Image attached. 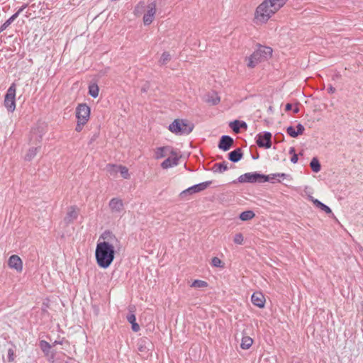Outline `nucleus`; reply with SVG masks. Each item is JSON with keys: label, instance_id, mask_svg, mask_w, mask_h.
I'll return each mask as SVG.
<instances>
[{"label": "nucleus", "instance_id": "1", "mask_svg": "<svg viewBox=\"0 0 363 363\" xmlns=\"http://www.w3.org/2000/svg\"><path fill=\"white\" fill-rule=\"evenodd\" d=\"M120 242L110 231H105L100 236L95 250L96 261L99 267L107 269L111 266L115 258L116 249Z\"/></svg>", "mask_w": 363, "mask_h": 363}, {"label": "nucleus", "instance_id": "2", "mask_svg": "<svg viewBox=\"0 0 363 363\" xmlns=\"http://www.w3.org/2000/svg\"><path fill=\"white\" fill-rule=\"evenodd\" d=\"M286 1L287 0H264L255 11V23L256 24L267 23Z\"/></svg>", "mask_w": 363, "mask_h": 363}, {"label": "nucleus", "instance_id": "3", "mask_svg": "<svg viewBox=\"0 0 363 363\" xmlns=\"http://www.w3.org/2000/svg\"><path fill=\"white\" fill-rule=\"evenodd\" d=\"M272 48L264 45H258L257 48L249 56L245 57L247 67L252 69L259 63L269 60L272 56Z\"/></svg>", "mask_w": 363, "mask_h": 363}, {"label": "nucleus", "instance_id": "4", "mask_svg": "<svg viewBox=\"0 0 363 363\" xmlns=\"http://www.w3.org/2000/svg\"><path fill=\"white\" fill-rule=\"evenodd\" d=\"M169 130L175 135H188L193 130V125L186 120L175 119L169 125Z\"/></svg>", "mask_w": 363, "mask_h": 363}, {"label": "nucleus", "instance_id": "5", "mask_svg": "<svg viewBox=\"0 0 363 363\" xmlns=\"http://www.w3.org/2000/svg\"><path fill=\"white\" fill-rule=\"evenodd\" d=\"M16 84H12L5 95L4 106L9 112H13L16 108Z\"/></svg>", "mask_w": 363, "mask_h": 363}, {"label": "nucleus", "instance_id": "6", "mask_svg": "<svg viewBox=\"0 0 363 363\" xmlns=\"http://www.w3.org/2000/svg\"><path fill=\"white\" fill-rule=\"evenodd\" d=\"M91 109L86 104H79L76 108L77 121L88 122L90 118Z\"/></svg>", "mask_w": 363, "mask_h": 363}, {"label": "nucleus", "instance_id": "7", "mask_svg": "<svg viewBox=\"0 0 363 363\" xmlns=\"http://www.w3.org/2000/svg\"><path fill=\"white\" fill-rule=\"evenodd\" d=\"M212 184V181H206L196 185H194L188 189L184 190L181 193L182 196H184L186 194H193L195 193H199L202 191L206 189L211 184Z\"/></svg>", "mask_w": 363, "mask_h": 363}, {"label": "nucleus", "instance_id": "8", "mask_svg": "<svg viewBox=\"0 0 363 363\" xmlns=\"http://www.w3.org/2000/svg\"><path fill=\"white\" fill-rule=\"evenodd\" d=\"M262 177H264V174H261L257 172H248L240 176L238 181L241 183H253L257 181L262 182Z\"/></svg>", "mask_w": 363, "mask_h": 363}, {"label": "nucleus", "instance_id": "9", "mask_svg": "<svg viewBox=\"0 0 363 363\" xmlns=\"http://www.w3.org/2000/svg\"><path fill=\"white\" fill-rule=\"evenodd\" d=\"M167 157V158L161 164V167L163 169H168L178 164V161L180 158V156L175 150L173 151V153H171L170 155Z\"/></svg>", "mask_w": 363, "mask_h": 363}, {"label": "nucleus", "instance_id": "10", "mask_svg": "<svg viewBox=\"0 0 363 363\" xmlns=\"http://www.w3.org/2000/svg\"><path fill=\"white\" fill-rule=\"evenodd\" d=\"M79 208L76 206H71L67 208L66 216L64 218V221L66 224L72 223L76 220L79 214Z\"/></svg>", "mask_w": 363, "mask_h": 363}, {"label": "nucleus", "instance_id": "11", "mask_svg": "<svg viewBox=\"0 0 363 363\" xmlns=\"http://www.w3.org/2000/svg\"><path fill=\"white\" fill-rule=\"evenodd\" d=\"M271 138L272 134L269 132H265L264 134L257 135L256 143L259 147L268 149L272 145Z\"/></svg>", "mask_w": 363, "mask_h": 363}, {"label": "nucleus", "instance_id": "12", "mask_svg": "<svg viewBox=\"0 0 363 363\" xmlns=\"http://www.w3.org/2000/svg\"><path fill=\"white\" fill-rule=\"evenodd\" d=\"M174 150V149L171 146L160 147L155 150L154 157L155 159L159 160L170 155L171 153H173Z\"/></svg>", "mask_w": 363, "mask_h": 363}, {"label": "nucleus", "instance_id": "13", "mask_svg": "<svg viewBox=\"0 0 363 363\" xmlns=\"http://www.w3.org/2000/svg\"><path fill=\"white\" fill-rule=\"evenodd\" d=\"M8 265L10 268L16 269L18 272H21L23 270V262L18 255H11L9 259Z\"/></svg>", "mask_w": 363, "mask_h": 363}, {"label": "nucleus", "instance_id": "14", "mask_svg": "<svg viewBox=\"0 0 363 363\" xmlns=\"http://www.w3.org/2000/svg\"><path fill=\"white\" fill-rule=\"evenodd\" d=\"M156 13V5L152 3L148 5L147 13L143 16V23L145 25H150L154 20Z\"/></svg>", "mask_w": 363, "mask_h": 363}, {"label": "nucleus", "instance_id": "15", "mask_svg": "<svg viewBox=\"0 0 363 363\" xmlns=\"http://www.w3.org/2000/svg\"><path fill=\"white\" fill-rule=\"evenodd\" d=\"M109 208L112 213H119L123 210V203L121 199L113 198L108 203Z\"/></svg>", "mask_w": 363, "mask_h": 363}, {"label": "nucleus", "instance_id": "16", "mask_svg": "<svg viewBox=\"0 0 363 363\" xmlns=\"http://www.w3.org/2000/svg\"><path fill=\"white\" fill-rule=\"evenodd\" d=\"M251 301L255 306L260 308L264 307L265 298L264 296L261 292L253 293L251 297Z\"/></svg>", "mask_w": 363, "mask_h": 363}, {"label": "nucleus", "instance_id": "17", "mask_svg": "<svg viewBox=\"0 0 363 363\" xmlns=\"http://www.w3.org/2000/svg\"><path fill=\"white\" fill-rule=\"evenodd\" d=\"M233 143L232 138L228 135H223L221 137L218 147L224 151L228 150Z\"/></svg>", "mask_w": 363, "mask_h": 363}, {"label": "nucleus", "instance_id": "18", "mask_svg": "<svg viewBox=\"0 0 363 363\" xmlns=\"http://www.w3.org/2000/svg\"><path fill=\"white\" fill-rule=\"evenodd\" d=\"M27 5L22 6L17 12H16L13 15H12L7 21H6L0 27V32L4 30L7 27H9L11 23L18 16V15L26 8Z\"/></svg>", "mask_w": 363, "mask_h": 363}, {"label": "nucleus", "instance_id": "19", "mask_svg": "<svg viewBox=\"0 0 363 363\" xmlns=\"http://www.w3.org/2000/svg\"><path fill=\"white\" fill-rule=\"evenodd\" d=\"M230 128L235 133H239L240 128L247 129V123L244 121H235L230 124Z\"/></svg>", "mask_w": 363, "mask_h": 363}, {"label": "nucleus", "instance_id": "20", "mask_svg": "<svg viewBox=\"0 0 363 363\" xmlns=\"http://www.w3.org/2000/svg\"><path fill=\"white\" fill-rule=\"evenodd\" d=\"M242 157L241 150L238 148L229 153V160L233 162H238Z\"/></svg>", "mask_w": 363, "mask_h": 363}, {"label": "nucleus", "instance_id": "21", "mask_svg": "<svg viewBox=\"0 0 363 363\" xmlns=\"http://www.w3.org/2000/svg\"><path fill=\"white\" fill-rule=\"evenodd\" d=\"M253 340L249 336H243L241 340L240 347L242 350H248L252 345Z\"/></svg>", "mask_w": 363, "mask_h": 363}, {"label": "nucleus", "instance_id": "22", "mask_svg": "<svg viewBox=\"0 0 363 363\" xmlns=\"http://www.w3.org/2000/svg\"><path fill=\"white\" fill-rule=\"evenodd\" d=\"M228 169V167L227 163L223 162L222 163H216L213 165L212 170L213 172H216V173H223L225 171H226Z\"/></svg>", "mask_w": 363, "mask_h": 363}, {"label": "nucleus", "instance_id": "23", "mask_svg": "<svg viewBox=\"0 0 363 363\" xmlns=\"http://www.w3.org/2000/svg\"><path fill=\"white\" fill-rule=\"evenodd\" d=\"M313 202L316 207L321 209L322 211L325 212L327 214H333V212H332L330 208L328 207V206H326L325 204H324L323 203H322L321 201H320L319 200L314 199V200H313Z\"/></svg>", "mask_w": 363, "mask_h": 363}, {"label": "nucleus", "instance_id": "24", "mask_svg": "<svg viewBox=\"0 0 363 363\" xmlns=\"http://www.w3.org/2000/svg\"><path fill=\"white\" fill-rule=\"evenodd\" d=\"M286 177H288V175L284 173L264 175V177H262V182L272 181L275 179L277 177L286 178Z\"/></svg>", "mask_w": 363, "mask_h": 363}, {"label": "nucleus", "instance_id": "25", "mask_svg": "<svg viewBox=\"0 0 363 363\" xmlns=\"http://www.w3.org/2000/svg\"><path fill=\"white\" fill-rule=\"evenodd\" d=\"M255 216L252 211H245L240 214V219L242 221H247L252 219Z\"/></svg>", "mask_w": 363, "mask_h": 363}, {"label": "nucleus", "instance_id": "26", "mask_svg": "<svg viewBox=\"0 0 363 363\" xmlns=\"http://www.w3.org/2000/svg\"><path fill=\"white\" fill-rule=\"evenodd\" d=\"M99 88L96 84H92L89 86V94L94 98L99 96Z\"/></svg>", "mask_w": 363, "mask_h": 363}, {"label": "nucleus", "instance_id": "27", "mask_svg": "<svg viewBox=\"0 0 363 363\" xmlns=\"http://www.w3.org/2000/svg\"><path fill=\"white\" fill-rule=\"evenodd\" d=\"M106 171L111 176H116L118 172H119V165L111 164H108L106 167Z\"/></svg>", "mask_w": 363, "mask_h": 363}, {"label": "nucleus", "instance_id": "28", "mask_svg": "<svg viewBox=\"0 0 363 363\" xmlns=\"http://www.w3.org/2000/svg\"><path fill=\"white\" fill-rule=\"evenodd\" d=\"M310 166L311 169L314 172H318L320 170L321 165L320 164L319 160L316 157H313L312 160L311 161Z\"/></svg>", "mask_w": 363, "mask_h": 363}, {"label": "nucleus", "instance_id": "29", "mask_svg": "<svg viewBox=\"0 0 363 363\" xmlns=\"http://www.w3.org/2000/svg\"><path fill=\"white\" fill-rule=\"evenodd\" d=\"M38 153V147H32L28 150L25 155V160L27 161L31 160Z\"/></svg>", "mask_w": 363, "mask_h": 363}, {"label": "nucleus", "instance_id": "30", "mask_svg": "<svg viewBox=\"0 0 363 363\" xmlns=\"http://www.w3.org/2000/svg\"><path fill=\"white\" fill-rule=\"evenodd\" d=\"M207 286H208V283L206 281H203V280H199V279L194 280L191 284V287H193V288H205Z\"/></svg>", "mask_w": 363, "mask_h": 363}, {"label": "nucleus", "instance_id": "31", "mask_svg": "<svg viewBox=\"0 0 363 363\" xmlns=\"http://www.w3.org/2000/svg\"><path fill=\"white\" fill-rule=\"evenodd\" d=\"M40 347L45 354H48L49 353L51 346L48 342L45 340H41L40 342Z\"/></svg>", "mask_w": 363, "mask_h": 363}, {"label": "nucleus", "instance_id": "32", "mask_svg": "<svg viewBox=\"0 0 363 363\" xmlns=\"http://www.w3.org/2000/svg\"><path fill=\"white\" fill-rule=\"evenodd\" d=\"M171 60V55L168 52H164L160 59V63L161 65L167 64Z\"/></svg>", "mask_w": 363, "mask_h": 363}, {"label": "nucleus", "instance_id": "33", "mask_svg": "<svg viewBox=\"0 0 363 363\" xmlns=\"http://www.w3.org/2000/svg\"><path fill=\"white\" fill-rule=\"evenodd\" d=\"M119 172L121 175V177L124 179H129L130 178V174L128 172V169L126 167L119 165Z\"/></svg>", "mask_w": 363, "mask_h": 363}, {"label": "nucleus", "instance_id": "34", "mask_svg": "<svg viewBox=\"0 0 363 363\" xmlns=\"http://www.w3.org/2000/svg\"><path fill=\"white\" fill-rule=\"evenodd\" d=\"M220 99L216 94H214L212 96H208V99H207V101L212 105L218 104L220 102Z\"/></svg>", "mask_w": 363, "mask_h": 363}, {"label": "nucleus", "instance_id": "35", "mask_svg": "<svg viewBox=\"0 0 363 363\" xmlns=\"http://www.w3.org/2000/svg\"><path fill=\"white\" fill-rule=\"evenodd\" d=\"M244 237L242 233H236L233 237V242L237 245H242Z\"/></svg>", "mask_w": 363, "mask_h": 363}, {"label": "nucleus", "instance_id": "36", "mask_svg": "<svg viewBox=\"0 0 363 363\" xmlns=\"http://www.w3.org/2000/svg\"><path fill=\"white\" fill-rule=\"evenodd\" d=\"M212 265L216 267H223V262L222 261L217 257H215L212 259Z\"/></svg>", "mask_w": 363, "mask_h": 363}, {"label": "nucleus", "instance_id": "37", "mask_svg": "<svg viewBox=\"0 0 363 363\" xmlns=\"http://www.w3.org/2000/svg\"><path fill=\"white\" fill-rule=\"evenodd\" d=\"M85 124H86V122H83V121H77V125H76V128H75V130L77 132L82 131V130L83 129V127L84 126Z\"/></svg>", "mask_w": 363, "mask_h": 363}, {"label": "nucleus", "instance_id": "38", "mask_svg": "<svg viewBox=\"0 0 363 363\" xmlns=\"http://www.w3.org/2000/svg\"><path fill=\"white\" fill-rule=\"evenodd\" d=\"M304 131V127L301 124L296 125V136L301 135Z\"/></svg>", "mask_w": 363, "mask_h": 363}, {"label": "nucleus", "instance_id": "39", "mask_svg": "<svg viewBox=\"0 0 363 363\" xmlns=\"http://www.w3.org/2000/svg\"><path fill=\"white\" fill-rule=\"evenodd\" d=\"M8 359L9 362L14 360V351L11 348L8 350Z\"/></svg>", "mask_w": 363, "mask_h": 363}, {"label": "nucleus", "instance_id": "40", "mask_svg": "<svg viewBox=\"0 0 363 363\" xmlns=\"http://www.w3.org/2000/svg\"><path fill=\"white\" fill-rule=\"evenodd\" d=\"M127 320L130 324H133L136 322L135 315L134 314L128 315L127 316Z\"/></svg>", "mask_w": 363, "mask_h": 363}, {"label": "nucleus", "instance_id": "41", "mask_svg": "<svg viewBox=\"0 0 363 363\" xmlns=\"http://www.w3.org/2000/svg\"><path fill=\"white\" fill-rule=\"evenodd\" d=\"M287 133L292 138H295V128H294L292 126L288 128Z\"/></svg>", "mask_w": 363, "mask_h": 363}, {"label": "nucleus", "instance_id": "42", "mask_svg": "<svg viewBox=\"0 0 363 363\" xmlns=\"http://www.w3.org/2000/svg\"><path fill=\"white\" fill-rule=\"evenodd\" d=\"M289 152L291 155V161L293 163H295V149H294V147H291L290 148Z\"/></svg>", "mask_w": 363, "mask_h": 363}, {"label": "nucleus", "instance_id": "43", "mask_svg": "<svg viewBox=\"0 0 363 363\" xmlns=\"http://www.w3.org/2000/svg\"><path fill=\"white\" fill-rule=\"evenodd\" d=\"M131 328L134 332H138L140 330V326L136 322L131 324Z\"/></svg>", "mask_w": 363, "mask_h": 363}, {"label": "nucleus", "instance_id": "44", "mask_svg": "<svg viewBox=\"0 0 363 363\" xmlns=\"http://www.w3.org/2000/svg\"><path fill=\"white\" fill-rule=\"evenodd\" d=\"M335 88L333 87L332 85H330L329 87L328 88V92L330 94H333L335 92Z\"/></svg>", "mask_w": 363, "mask_h": 363}, {"label": "nucleus", "instance_id": "45", "mask_svg": "<svg viewBox=\"0 0 363 363\" xmlns=\"http://www.w3.org/2000/svg\"><path fill=\"white\" fill-rule=\"evenodd\" d=\"M291 108H292V104H287L286 105V108H285V109H286V111H289V110H291Z\"/></svg>", "mask_w": 363, "mask_h": 363}, {"label": "nucleus", "instance_id": "46", "mask_svg": "<svg viewBox=\"0 0 363 363\" xmlns=\"http://www.w3.org/2000/svg\"><path fill=\"white\" fill-rule=\"evenodd\" d=\"M139 350H140V352H143V351L144 350H143V347L140 346V347H139Z\"/></svg>", "mask_w": 363, "mask_h": 363}, {"label": "nucleus", "instance_id": "47", "mask_svg": "<svg viewBox=\"0 0 363 363\" xmlns=\"http://www.w3.org/2000/svg\"><path fill=\"white\" fill-rule=\"evenodd\" d=\"M299 111L298 108L296 107V113Z\"/></svg>", "mask_w": 363, "mask_h": 363}, {"label": "nucleus", "instance_id": "48", "mask_svg": "<svg viewBox=\"0 0 363 363\" xmlns=\"http://www.w3.org/2000/svg\"><path fill=\"white\" fill-rule=\"evenodd\" d=\"M298 155L296 154V162L298 161Z\"/></svg>", "mask_w": 363, "mask_h": 363}, {"label": "nucleus", "instance_id": "49", "mask_svg": "<svg viewBox=\"0 0 363 363\" xmlns=\"http://www.w3.org/2000/svg\"><path fill=\"white\" fill-rule=\"evenodd\" d=\"M362 309H363V302L362 303Z\"/></svg>", "mask_w": 363, "mask_h": 363}]
</instances>
